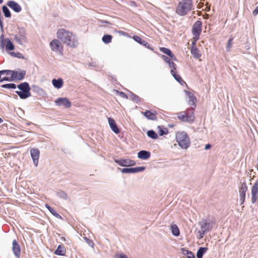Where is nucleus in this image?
<instances>
[{
    "mask_svg": "<svg viewBox=\"0 0 258 258\" xmlns=\"http://www.w3.org/2000/svg\"><path fill=\"white\" fill-rule=\"evenodd\" d=\"M26 74V71L22 70L20 69L13 70L12 75H11L12 80L13 81L22 80L25 78Z\"/></svg>",
    "mask_w": 258,
    "mask_h": 258,
    "instance_id": "nucleus-9",
    "label": "nucleus"
},
{
    "mask_svg": "<svg viewBox=\"0 0 258 258\" xmlns=\"http://www.w3.org/2000/svg\"><path fill=\"white\" fill-rule=\"evenodd\" d=\"M178 118L182 122L191 123L195 119L194 112L192 109H187L185 111L177 113Z\"/></svg>",
    "mask_w": 258,
    "mask_h": 258,
    "instance_id": "nucleus-5",
    "label": "nucleus"
},
{
    "mask_svg": "<svg viewBox=\"0 0 258 258\" xmlns=\"http://www.w3.org/2000/svg\"><path fill=\"white\" fill-rule=\"evenodd\" d=\"M181 85H183V84H184L182 81H181L180 82H179Z\"/></svg>",
    "mask_w": 258,
    "mask_h": 258,
    "instance_id": "nucleus-56",
    "label": "nucleus"
},
{
    "mask_svg": "<svg viewBox=\"0 0 258 258\" xmlns=\"http://www.w3.org/2000/svg\"><path fill=\"white\" fill-rule=\"evenodd\" d=\"M247 190V186L245 181L241 183V186L239 188V194H240V205H242L245 201V193Z\"/></svg>",
    "mask_w": 258,
    "mask_h": 258,
    "instance_id": "nucleus-16",
    "label": "nucleus"
},
{
    "mask_svg": "<svg viewBox=\"0 0 258 258\" xmlns=\"http://www.w3.org/2000/svg\"><path fill=\"white\" fill-rule=\"evenodd\" d=\"M31 89L33 91L38 94H41L43 92V90L36 85H32Z\"/></svg>",
    "mask_w": 258,
    "mask_h": 258,
    "instance_id": "nucleus-37",
    "label": "nucleus"
},
{
    "mask_svg": "<svg viewBox=\"0 0 258 258\" xmlns=\"http://www.w3.org/2000/svg\"><path fill=\"white\" fill-rule=\"evenodd\" d=\"M101 22L102 23H106V24H110L108 21H102Z\"/></svg>",
    "mask_w": 258,
    "mask_h": 258,
    "instance_id": "nucleus-55",
    "label": "nucleus"
},
{
    "mask_svg": "<svg viewBox=\"0 0 258 258\" xmlns=\"http://www.w3.org/2000/svg\"><path fill=\"white\" fill-rule=\"evenodd\" d=\"M199 224L201 227V230L199 231L200 238H202L206 233L211 231L212 228V224L210 220L206 219L199 222Z\"/></svg>",
    "mask_w": 258,
    "mask_h": 258,
    "instance_id": "nucleus-6",
    "label": "nucleus"
},
{
    "mask_svg": "<svg viewBox=\"0 0 258 258\" xmlns=\"http://www.w3.org/2000/svg\"><path fill=\"white\" fill-rule=\"evenodd\" d=\"M12 250L16 258H20L21 256V248L19 244L16 239L12 242Z\"/></svg>",
    "mask_w": 258,
    "mask_h": 258,
    "instance_id": "nucleus-17",
    "label": "nucleus"
},
{
    "mask_svg": "<svg viewBox=\"0 0 258 258\" xmlns=\"http://www.w3.org/2000/svg\"><path fill=\"white\" fill-rule=\"evenodd\" d=\"M150 152L146 150H141L138 153V157L143 160L148 159L150 157Z\"/></svg>",
    "mask_w": 258,
    "mask_h": 258,
    "instance_id": "nucleus-22",
    "label": "nucleus"
},
{
    "mask_svg": "<svg viewBox=\"0 0 258 258\" xmlns=\"http://www.w3.org/2000/svg\"><path fill=\"white\" fill-rule=\"evenodd\" d=\"M170 73L172 75V76L173 77V78L178 82H180L181 81H182L184 83H185V82L182 80L180 76L176 74L175 71H174L173 70H171Z\"/></svg>",
    "mask_w": 258,
    "mask_h": 258,
    "instance_id": "nucleus-34",
    "label": "nucleus"
},
{
    "mask_svg": "<svg viewBox=\"0 0 258 258\" xmlns=\"http://www.w3.org/2000/svg\"><path fill=\"white\" fill-rule=\"evenodd\" d=\"M176 140L178 145L184 149H187L190 144V139L184 132H177L176 134Z\"/></svg>",
    "mask_w": 258,
    "mask_h": 258,
    "instance_id": "nucleus-4",
    "label": "nucleus"
},
{
    "mask_svg": "<svg viewBox=\"0 0 258 258\" xmlns=\"http://www.w3.org/2000/svg\"><path fill=\"white\" fill-rule=\"evenodd\" d=\"M57 37L63 43L71 47H76L78 45L76 36L64 29H59L56 33Z\"/></svg>",
    "mask_w": 258,
    "mask_h": 258,
    "instance_id": "nucleus-1",
    "label": "nucleus"
},
{
    "mask_svg": "<svg viewBox=\"0 0 258 258\" xmlns=\"http://www.w3.org/2000/svg\"><path fill=\"white\" fill-rule=\"evenodd\" d=\"M0 72L1 73V75H4L6 74V75H12L13 70H4L0 71Z\"/></svg>",
    "mask_w": 258,
    "mask_h": 258,
    "instance_id": "nucleus-43",
    "label": "nucleus"
},
{
    "mask_svg": "<svg viewBox=\"0 0 258 258\" xmlns=\"http://www.w3.org/2000/svg\"><path fill=\"white\" fill-rule=\"evenodd\" d=\"M211 148V145L209 144H207L205 147V149L206 150H208V149H209Z\"/></svg>",
    "mask_w": 258,
    "mask_h": 258,
    "instance_id": "nucleus-54",
    "label": "nucleus"
},
{
    "mask_svg": "<svg viewBox=\"0 0 258 258\" xmlns=\"http://www.w3.org/2000/svg\"><path fill=\"white\" fill-rule=\"evenodd\" d=\"M160 50L164 54H167L169 56L172 53V51L168 48L165 47H161Z\"/></svg>",
    "mask_w": 258,
    "mask_h": 258,
    "instance_id": "nucleus-41",
    "label": "nucleus"
},
{
    "mask_svg": "<svg viewBox=\"0 0 258 258\" xmlns=\"http://www.w3.org/2000/svg\"><path fill=\"white\" fill-rule=\"evenodd\" d=\"M14 40L20 45H22L24 43L27 42L26 33L23 28H19L18 34L14 35Z\"/></svg>",
    "mask_w": 258,
    "mask_h": 258,
    "instance_id": "nucleus-7",
    "label": "nucleus"
},
{
    "mask_svg": "<svg viewBox=\"0 0 258 258\" xmlns=\"http://www.w3.org/2000/svg\"><path fill=\"white\" fill-rule=\"evenodd\" d=\"M88 66L90 67H96L97 66V64L96 62H89L88 64Z\"/></svg>",
    "mask_w": 258,
    "mask_h": 258,
    "instance_id": "nucleus-50",
    "label": "nucleus"
},
{
    "mask_svg": "<svg viewBox=\"0 0 258 258\" xmlns=\"http://www.w3.org/2000/svg\"><path fill=\"white\" fill-rule=\"evenodd\" d=\"M114 161L120 166L129 167L133 166L136 164V162L129 158H121L120 159H114Z\"/></svg>",
    "mask_w": 258,
    "mask_h": 258,
    "instance_id": "nucleus-10",
    "label": "nucleus"
},
{
    "mask_svg": "<svg viewBox=\"0 0 258 258\" xmlns=\"http://www.w3.org/2000/svg\"><path fill=\"white\" fill-rule=\"evenodd\" d=\"M233 38H230L229 40H228V43H227V46H226V50L227 51H229L231 47H232V41H233Z\"/></svg>",
    "mask_w": 258,
    "mask_h": 258,
    "instance_id": "nucleus-44",
    "label": "nucleus"
},
{
    "mask_svg": "<svg viewBox=\"0 0 258 258\" xmlns=\"http://www.w3.org/2000/svg\"><path fill=\"white\" fill-rule=\"evenodd\" d=\"M31 157L33 160L34 165L36 167L38 164V160L40 156V151L37 148H32L30 150Z\"/></svg>",
    "mask_w": 258,
    "mask_h": 258,
    "instance_id": "nucleus-14",
    "label": "nucleus"
},
{
    "mask_svg": "<svg viewBox=\"0 0 258 258\" xmlns=\"http://www.w3.org/2000/svg\"><path fill=\"white\" fill-rule=\"evenodd\" d=\"M158 128H159L158 134L160 136H161L167 134L168 130L167 128L161 127L160 126H158Z\"/></svg>",
    "mask_w": 258,
    "mask_h": 258,
    "instance_id": "nucleus-38",
    "label": "nucleus"
},
{
    "mask_svg": "<svg viewBox=\"0 0 258 258\" xmlns=\"http://www.w3.org/2000/svg\"><path fill=\"white\" fill-rule=\"evenodd\" d=\"M171 230L172 234L175 236H178L179 235L180 231L177 226L175 224H173L171 226Z\"/></svg>",
    "mask_w": 258,
    "mask_h": 258,
    "instance_id": "nucleus-30",
    "label": "nucleus"
},
{
    "mask_svg": "<svg viewBox=\"0 0 258 258\" xmlns=\"http://www.w3.org/2000/svg\"><path fill=\"white\" fill-rule=\"evenodd\" d=\"M112 39V36L111 35L106 34L103 36L102 40L104 43L108 44L111 42Z\"/></svg>",
    "mask_w": 258,
    "mask_h": 258,
    "instance_id": "nucleus-33",
    "label": "nucleus"
},
{
    "mask_svg": "<svg viewBox=\"0 0 258 258\" xmlns=\"http://www.w3.org/2000/svg\"><path fill=\"white\" fill-rule=\"evenodd\" d=\"M195 44V42H192V45H194Z\"/></svg>",
    "mask_w": 258,
    "mask_h": 258,
    "instance_id": "nucleus-59",
    "label": "nucleus"
},
{
    "mask_svg": "<svg viewBox=\"0 0 258 258\" xmlns=\"http://www.w3.org/2000/svg\"><path fill=\"white\" fill-rule=\"evenodd\" d=\"M51 50L60 54L63 53V46L61 42L57 39L52 40L49 43Z\"/></svg>",
    "mask_w": 258,
    "mask_h": 258,
    "instance_id": "nucleus-8",
    "label": "nucleus"
},
{
    "mask_svg": "<svg viewBox=\"0 0 258 258\" xmlns=\"http://www.w3.org/2000/svg\"><path fill=\"white\" fill-rule=\"evenodd\" d=\"M182 254L187 256V258H196L194 254L190 251L184 248L181 249Z\"/></svg>",
    "mask_w": 258,
    "mask_h": 258,
    "instance_id": "nucleus-28",
    "label": "nucleus"
},
{
    "mask_svg": "<svg viewBox=\"0 0 258 258\" xmlns=\"http://www.w3.org/2000/svg\"><path fill=\"white\" fill-rule=\"evenodd\" d=\"M6 49L8 51H11L14 49L15 46L9 38L6 39Z\"/></svg>",
    "mask_w": 258,
    "mask_h": 258,
    "instance_id": "nucleus-29",
    "label": "nucleus"
},
{
    "mask_svg": "<svg viewBox=\"0 0 258 258\" xmlns=\"http://www.w3.org/2000/svg\"><path fill=\"white\" fill-rule=\"evenodd\" d=\"M46 208L49 210V211L51 213L52 215H53L54 217L58 219H62L61 216L57 213V212L48 204H45Z\"/></svg>",
    "mask_w": 258,
    "mask_h": 258,
    "instance_id": "nucleus-25",
    "label": "nucleus"
},
{
    "mask_svg": "<svg viewBox=\"0 0 258 258\" xmlns=\"http://www.w3.org/2000/svg\"><path fill=\"white\" fill-rule=\"evenodd\" d=\"M7 5L16 13H19L22 10L21 6L15 1H9L7 3Z\"/></svg>",
    "mask_w": 258,
    "mask_h": 258,
    "instance_id": "nucleus-18",
    "label": "nucleus"
},
{
    "mask_svg": "<svg viewBox=\"0 0 258 258\" xmlns=\"http://www.w3.org/2000/svg\"><path fill=\"white\" fill-rule=\"evenodd\" d=\"M3 88L6 89H15L17 88V86L14 83L5 84H3L1 86Z\"/></svg>",
    "mask_w": 258,
    "mask_h": 258,
    "instance_id": "nucleus-39",
    "label": "nucleus"
},
{
    "mask_svg": "<svg viewBox=\"0 0 258 258\" xmlns=\"http://www.w3.org/2000/svg\"><path fill=\"white\" fill-rule=\"evenodd\" d=\"M3 0H0V4L3 3Z\"/></svg>",
    "mask_w": 258,
    "mask_h": 258,
    "instance_id": "nucleus-58",
    "label": "nucleus"
},
{
    "mask_svg": "<svg viewBox=\"0 0 258 258\" xmlns=\"http://www.w3.org/2000/svg\"><path fill=\"white\" fill-rule=\"evenodd\" d=\"M190 52L191 54L196 58H199L201 56V54L199 53V49L196 47L192 46Z\"/></svg>",
    "mask_w": 258,
    "mask_h": 258,
    "instance_id": "nucleus-27",
    "label": "nucleus"
},
{
    "mask_svg": "<svg viewBox=\"0 0 258 258\" xmlns=\"http://www.w3.org/2000/svg\"><path fill=\"white\" fill-rule=\"evenodd\" d=\"M118 258H128L127 256L124 254H119L117 255Z\"/></svg>",
    "mask_w": 258,
    "mask_h": 258,
    "instance_id": "nucleus-51",
    "label": "nucleus"
},
{
    "mask_svg": "<svg viewBox=\"0 0 258 258\" xmlns=\"http://www.w3.org/2000/svg\"><path fill=\"white\" fill-rule=\"evenodd\" d=\"M85 241L89 244V246H90L92 247H94V243L92 240H91L87 237H85Z\"/></svg>",
    "mask_w": 258,
    "mask_h": 258,
    "instance_id": "nucleus-45",
    "label": "nucleus"
},
{
    "mask_svg": "<svg viewBox=\"0 0 258 258\" xmlns=\"http://www.w3.org/2000/svg\"><path fill=\"white\" fill-rule=\"evenodd\" d=\"M144 115L148 119L152 120H157V117L156 115L157 113L156 111L151 112L149 110H146L143 113Z\"/></svg>",
    "mask_w": 258,
    "mask_h": 258,
    "instance_id": "nucleus-19",
    "label": "nucleus"
},
{
    "mask_svg": "<svg viewBox=\"0 0 258 258\" xmlns=\"http://www.w3.org/2000/svg\"><path fill=\"white\" fill-rule=\"evenodd\" d=\"M55 103L57 106L63 105L66 108H69L71 106V102L67 98H58L55 100Z\"/></svg>",
    "mask_w": 258,
    "mask_h": 258,
    "instance_id": "nucleus-15",
    "label": "nucleus"
},
{
    "mask_svg": "<svg viewBox=\"0 0 258 258\" xmlns=\"http://www.w3.org/2000/svg\"><path fill=\"white\" fill-rule=\"evenodd\" d=\"M208 248L206 247H200L197 251V258H202L203 255L208 250Z\"/></svg>",
    "mask_w": 258,
    "mask_h": 258,
    "instance_id": "nucleus-26",
    "label": "nucleus"
},
{
    "mask_svg": "<svg viewBox=\"0 0 258 258\" xmlns=\"http://www.w3.org/2000/svg\"><path fill=\"white\" fill-rule=\"evenodd\" d=\"M202 23L201 21H197L192 28V33L194 35L197 37L198 39L202 32Z\"/></svg>",
    "mask_w": 258,
    "mask_h": 258,
    "instance_id": "nucleus-12",
    "label": "nucleus"
},
{
    "mask_svg": "<svg viewBox=\"0 0 258 258\" xmlns=\"http://www.w3.org/2000/svg\"><path fill=\"white\" fill-rule=\"evenodd\" d=\"M3 122V119L0 117V123Z\"/></svg>",
    "mask_w": 258,
    "mask_h": 258,
    "instance_id": "nucleus-57",
    "label": "nucleus"
},
{
    "mask_svg": "<svg viewBox=\"0 0 258 258\" xmlns=\"http://www.w3.org/2000/svg\"><path fill=\"white\" fill-rule=\"evenodd\" d=\"M146 168L144 166L137 167L134 168H118L122 173H135L143 171L145 170Z\"/></svg>",
    "mask_w": 258,
    "mask_h": 258,
    "instance_id": "nucleus-11",
    "label": "nucleus"
},
{
    "mask_svg": "<svg viewBox=\"0 0 258 258\" xmlns=\"http://www.w3.org/2000/svg\"><path fill=\"white\" fill-rule=\"evenodd\" d=\"M133 39L137 42L144 46L147 48L153 50L152 48L150 47V44L146 41L142 39L140 36L134 35L133 36Z\"/></svg>",
    "mask_w": 258,
    "mask_h": 258,
    "instance_id": "nucleus-21",
    "label": "nucleus"
},
{
    "mask_svg": "<svg viewBox=\"0 0 258 258\" xmlns=\"http://www.w3.org/2000/svg\"><path fill=\"white\" fill-rule=\"evenodd\" d=\"M6 39H5L4 35L2 34L0 37V48L3 50L6 46Z\"/></svg>",
    "mask_w": 258,
    "mask_h": 258,
    "instance_id": "nucleus-40",
    "label": "nucleus"
},
{
    "mask_svg": "<svg viewBox=\"0 0 258 258\" xmlns=\"http://www.w3.org/2000/svg\"><path fill=\"white\" fill-rule=\"evenodd\" d=\"M10 55L15 57L19 58H24V57L23 55V54L20 52H11Z\"/></svg>",
    "mask_w": 258,
    "mask_h": 258,
    "instance_id": "nucleus-42",
    "label": "nucleus"
},
{
    "mask_svg": "<svg viewBox=\"0 0 258 258\" xmlns=\"http://www.w3.org/2000/svg\"><path fill=\"white\" fill-rule=\"evenodd\" d=\"M258 14V6L256 7L255 10L252 12L253 16H256Z\"/></svg>",
    "mask_w": 258,
    "mask_h": 258,
    "instance_id": "nucleus-52",
    "label": "nucleus"
},
{
    "mask_svg": "<svg viewBox=\"0 0 258 258\" xmlns=\"http://www.w3.org/2000/svg\"><path fill=\"white\" fill-rule=\"evenodd\" d=\"M168 64L169 67L171 68V70H173L174 71L176 70V64L173 61H170Z\"/></svg>",
    "mask_w": 258,
    "mask_h": 258,
    "instance_id": "nucleus-46",
    "label": "nucleus"
},
{
    "mask_svg": "<svg viewBox=\"0 0 258 258\" xmlns=\"http://www.w3.org/2000/svg\"><path fill=\"white\" fill-rule=\"evenodd\" d=\"M56 196L59 198L62 199L64 200H67L68 199V196L67 193H66L64 191L59 190H58L56 194Z\"/></svg>",
    "mask_w": 258,
    "mask_h": 258,
    "instance_id": "nucleus-31",
    "label": "nucleus"
},
{
    "mask_svg": "<svg viewBox=\"0 0 258 258\" xmlns=\"http://www.w3.org/2000/svg\"><path fill=\"white\" fill-rule=\"evenodd\" d=\"M147 136L153 139H157L158 138V135L153 130H149L147 133Z\"/></svg>",
    "mask_w": 258,
    "mask_h": 258,
    "instance_id": "nucleus-36",
    "label": "nucleus"
},
{
    "mask_svg": "<svg viewBox=\"0 0 258 258\" xmlns=\"http://www.w3.org/2000/svg\"><path fill=\"white\" fill-rule=\"evenodd\" d=\"M108 123L112 131L115 134H117L119 133V130L116 125L114 120L111 118L108 117Z\"/></svg>",
    "mask_w": 258,
    "mask_h": 258,
    "instance_id": "nucleus-20",
    "label": "nucleus"
},
{
    "mask_svg": "<svg viewBox=\"0 0 258 258\" xmlns=\"http://www.w3.org/2000/svg\"><path fill=\"white\" fill-rule=\"evenodd\" d=\"M192 0H182L178 4L176 13L179 16H184L192 9Z\"/></svg>",
    "mask_w": 258,
    "mask_h": 258,
    "instance_id": "nucleus-2",
    "label": "nucleus"
},
{
    "mask_svg": "<svg viewBox=\"0 0 258 258\" xmlns=\"http://www.w3.org/2000/svg\"><path fill=\"white\" fill-rule=\"evenodd\" d=\"M11 79H12L11 76L10 77H5L3 78L2 79L1 78L0 82H2L4 81H13V80Z\"/></svg>",
    "mask_w": 258,
    "mask_h": 258,
    "instance_id": "nucleus-47",
    "label": "nucleus"
},
{
    "mask_svg": "<svg viewBox=\"0 0 258 258\" xmlns=\"http://www.w3.org/2000/svg\"><path fill=\"white\" fill-rule=\"evenodd\" d=\"M169 57H170V58H171L172 59H173L174 60H177L176 56L174 55V54L173 53L169 56Z\"/></svg>",
    "mask_w": 258,
    "mask_h": 258,
    "instance_id": "nucleus-53",
    "label": "nucleus"
},
{
    "mask_svg": "<svg viewBox=\"0 0 258 258\" xmlns=\"http://www.w3.org/2000/svg\"><path fill=\"white\" fill-rule=\"evenodd\" d=\"M17 87L20 91H16V93L22 99H25L31 96V87L28 83L23 82L19 84Z\"/></svg>",
    "mask_w": 258,
    "mask_h": 258,
    "instance_id": "nucleus-3",
    "label": "nucleus"
},
{
    "mask_svg": "<svg viewBox=\"0 0 258 258\" xmlns=\"http://www.w3.org/2000/svg\"><path fill=\"white\" fill-rule=\"evenodd\" d=\"M52 83L55 88L60 89L62 87L63 82L62 79L59 78L58 79H53Z\"/></svg>",
    "mask_w": 258,
    "mask_h": 258,
    "instance_id": "nucleus-24",
    "label": "nucleus"
},
{
    "mask_svg": "<svg viewBox=\"0 0 258 258\" xmlns=\"http://www.w3.org/2000/svg\"><path fill=\"white\" fill-rule=\"evenodd\" d=\"M54 253L58 255H64L66 254V248L62 244H59L57 249L55 250Z\"/></svg>",
    "mask_w": 258,
    "mask_h": 258,
    "instance_id": "nucleus-23",
    "label": "nucleus"
},
{
    "mask_svg": "<svg viewBox=\"0 0 258 258\" xmlns=\"http://www.w3.org/2000/svg\"><path fill=\"white\" fill-rule=\"evenodd\" d=\"M130 98L136 103L141 102L142 101L141 98L139 96L132 92H131L130 94Z\"/></svg>",
    "mask_w": 258,
    "mask_h": 258,
    "instance_id": "nucleus-32",
    "label": "nucleus"
},
{
    "mask_svg": "<svg viewBox=\"0 0 258 258\" xmlns=\"http://www.w3.org/2000/svg\"><path fill=\"white\" fill-rule=\"evenodd\" d=\"M184 91L188 98V103L189 105L191 106L190 108H188V109H192V111H194L195 108L196 107V102L197 101V98L195 96L190 92L188 91Z\"/></svg>",
    "mask_w": 258,
    "mask_h": 258,
    "instance_id": "nucleus-13",
    "label": "nucleus"
},
{
    "mask_svg": "<svg viewBox=\"0 0 258 258\" xmlns=\"http://www.w3.org/2000/svg\"><path fill=\"white\" fill-rule=\"evenodd\" d=\"M118 92L119 93V96L121 97L124 98H126V99L128 98V97H127V95L126 94H125L124 92H119V91H118Z\"/></svg>",
    "mask_w": 258,
    "mask_h": 258,
    "instance_id": "nucleus-49",
    "label": "nucleus"
},
{
    "mask_svg": "<svg viewBox=\"0 0 258 258\" xmlns=\"http://www.w3.org/2000/svg\"><path fill=\"white\" fill-rule=\"evenodd\" d=\"M2 10L6 18H10L11 17V12L7 6H3L2 7Z\"/></svg>",
    "mask_w": 258,
    "mask_h": 258,
    "instance_id": "nucleus-35",
    "label": "nucleus"
},
{
    "mask_svg": "<svg viewBox=\"0 0 258 258\" xmlns=\"http://www.w3.org/2000/svg\"><path fill=\"white\" fill-rule=\"evenodd\" d=\"M162 58L165 62H166L168 63H169L171 61L170 58L164 55H162Z\"/></svg>",
    "mask_w": 258,
    "mask_h": 258,
    "instance_id": "nucleus-48",
    "label": "nucleus"
}]
</instances>
